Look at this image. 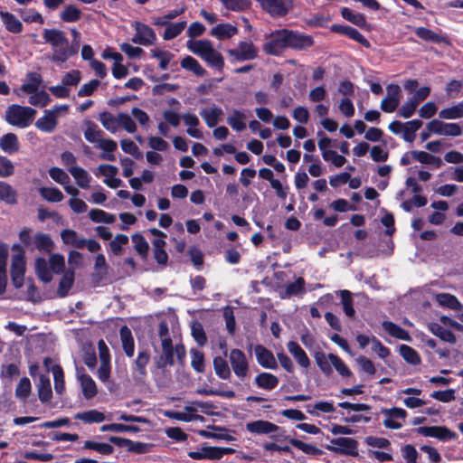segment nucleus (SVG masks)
Segmentation results:
<instances>
[{
    "instance_id": "obj_58",
    "label": "nucleus",
    "mask_w": 463,
    "mask_h": 463,
    "mask_svg": "<svg viewBox=\"0 0 463 463\" xmlns=\"http://www.w3.org/2000/svg\"><path fill=\"white\" fill-rule=\"evenodd\" d=\"M305 280L303 278H298L295 282L289 283L283 293H281L282 298H288L292 296L298 295V293L304 292Z\"/></svg>"
},
{
    "instance_id": "obj_63",
    "label": "nucleus",
    "mask_w": 463,
    "mask_h": 463,
    "mask_svg": "<svg viewBox=\"0 0 463 463\" xmlns=\"http://www.w3.org/2000/svg\"><path fill=\"white\" fill-rule=\"evenodd\" d=\"M128 242V237L125 234H117L110 241L109 247L114 255L119 256L123 252V245Z\"/></svg>"
},
{
    "instance_id": "obj_11",
    "label": "nucleus",
    "mask_w": 463,
    "mask_h": 463,
    "mask_svg": "<svg viewBox=\"0 0 463 463\" xmlns=\"http://www.w3.org/2000/svg\"><path fill=\"white\" fill-rule=\"evenodd\" d=\"M386 96L382 99L380 108L383 112L392 113L399 106L401 101V88L397 84H390L386 88Z\"/></svg>"
},
{
    "instance_id": "obj_16",
    "label": "nucleus",
    "mask_w": 463,
    "mask_h": 463,
    "mask_svg": "<svg viewBox=\"0 0 463 463\" xmlns=\"http://www.w3.org/2000/svg\"><path fill=\"white\" fill-rule=\"evenodd\" d=\"M77 379L80 382L85 399L90 400L96 396L98 392L96 383L89 374L84 373V369H77Z\"/></svg>"
},
{
    "instance_id": "obj_15",
    "label": "nucleus",
    "mask_w": 463,
    "mask_h": 463,
    "mask_svg": "<svg viewBox=\"0 0 463 463\" xmlns=\"http://www.w3.org/2000/svg\"><path fill=\"white\" fill-rule=\"evenodd\" d=\"M313 44L314 39L312 36L289 30L288 48L297 51H306L312 47Z\"/></svg>"
},
{
    "instance_id": "obj_40",
    "label": "nucleus",
    "mask_w": 463,
    "mask_h": 463,
    "mask_svg": "<svg viewBox=\"0 0 463 463\" xmlns=\"http://www.w3.org/2000/svg\"><path fill=\"white\" fill-rule=\"evenodd\" d=\"M213 364L214 372L219 378L227 380L231 377V369L224 358L216 356L213 358Z\"/></svg>"
},
{
    "instance_id": "obj_53",
    "label": "nucleus",
    "mask_w": 463,
    "mask_h": 463,
    "mask_svg": "<svg viewBox=\"0 0 463 463\" xmlns=\"http://www.w3.org/2000/svg\"><path fill=\"white\" fill-rule=\"evenodd\" d=\"M422 126V121L419 119H414L411 121H408L405 123V127L403 128V139L407 142H413L415 139V132L419 130Z\"/></svg>"
},
{
    "instance_id": "obj_4",
    "label": "nucleus",
    "mask_w": 463,
    "mask_h": 463,
    "mask_svg": "<svg viewBox=\"0 0 463 463\" xmlns=\"http://www.w3.org/2000/svg\"><path fill=\"white\" fill-rule=\"evenodd\" d=\"M69 107L67 105L55 106L52 109H46L43 116L35 122V127L42 132L52 133L58 125V118L61 112L66 113Z\"/></svg>"
},
{
    "instance_id": "obj_54",
    "label": "nucleus",
    "mask_w": 463,
    "mask_h": 463,
    "mask_svg": "<svg viewBox=\"0 0 463 463\" xmlns=\"http://www.w3.org/2000/svg\"><path fill=\"white\" fill-rule=\"evenodd\" d=\"M86 129L84 131L85 138L90 143H98L101 139L102 131L99 127L91 122L86 121Z\"/></svg>"
},
{
    "instance_id": "obj_45",
    "label": "nucleus",
    "mask_w": 463,
    "mask_h": 463,
    "mask_svg": "<svg viewBox=\"0 0 463 463\" xmlns=\"http://www.w3.org/2000/svg\"><path fill=\"white\" fill-rule=\"evenodd\" d=\"M75 419L80 420L85 423H99L105 420V416L102 412H99L97 410H90L77 413L75 415Z\"/></svg>"
},
{
    "instance_id": "obj_12",
    "label": "nucleus",
    "mask_w": 463,
    "mask_h": 463,
    "mask_svg": "<svg viewBox=\"0 0 463 463\" xmlns=\"http://www.w3.org/2000/svg\"><path fill=\"white\" fill-rule=\"evenodd\" d=\"M98 348L100 365L98 369L97 375L101 382H107L110 377L109 350L103 340L99 341Z\"/></svg>"
},
{
    "instance_id": "obj_31",
    "label": "nucleus",
    "mask_w": 463,
    "mask_h": 463,
    "mask_svg": "<svg viewBox=\"0 0 463 463\" xmlns=\"http://www.w3.org/2000/svg\"><path fill=\"white\" fill-rule=\"evenodd\" d=\"M153 244V253L156 261L159 265L165 266L168 261V255L165 250V241L163 239H155L152 241Z\"/></svg>"
},
{
    "instance_id": "obj_9",
    "label": "nucleus",
    "mask_w": 463,
    "mask_h": 463,
    "mask_svg": "<svg viewBox=\"0 0 463 463\" xmlns=\"http://www.w3.org/2000/svg\"><path fill=\"white\" fill-rule=\"evenodd\" d=\"M132 27L136 32L131 40L134 43L143 46H149L154 44L156 40V35L152 28L137 21L132 24Z\"/></svg>"
},
{
    "instance_id": "obj_55",
    "label": "nucleus",
    "mask_w": 463,
    "mask_h": 463,
    "mask_svg": "<svg viewBox=\"0 0 463 463\" xmlns=\"http://www.w3.org/2000/svg\"><path fill=\"white\" fill-rule=\"evenodd\" d=\"M131 239L137 252L141 256L142 259H146L149 245L144 236L140 233H135L132 235Z\"/></svg>"
},
{
    "instance_id": "obj_35",
    "label": "nucleus",
    "mask_w": 463,
    "mask_h": 463,
    "mask_svg": "<svg viewBox=\"0 0 463 463\" xmlns=\"http://www.w3.org/2000/svg\"><path fill=\"white\" fill-rule=\"evenodd\" d=\"M439 305L447 307L453 310H462L463 304L453 295L449 293H440L436 297Z\"/></svg>"
},
{
    "instance_id": "obj_59",
    "label": "nucleus",
    "mask_w": 463,
    "mask_h": 463,
    "mask_svg": "<svg viewBox=\"0 0 463 463\" xmlns=\"http://www.w3.org/2000/svg\"><path fill=\"white\" fill-rule=\"evenodd\" d=\"M186 27V22L182 21L175 24H169L165 30L163 38L165 40H172L177 37Z\"/></svg>"
},
{
    "instance_id": "obj_37",
    "label": "nucleus",
    "mask_w": 463,
    "mask_h": 463,
    "mask_svg": "<svg viewBox=\"0 0 463 463\" xmlns=\"http://www.w3.org/2000/svg\"><path fill=\"white\" fill-rule=\"evenodd\" d=\"M38 395L43 402H47L52 398V387L48 376L41 374L39 376Z\"/></svg>"
},
{
    "instance_id": "obj_21",
    "label": "nucleus",
    "mask_w": 463,
    "mask_h": 463,
    "mask_svg": "<svg viewBox=\"0 0 463 463\" xmlns=\"http://www.w3.org/2000/svg\"><path fill=\"white\" fill-rule=\"evenodd\" d=\"M51 60L54 62L62 63L65 62L71 56L76 55L77 53L71 48L69 41L62 45H58V47H53Z\"/></svg>"
},
{
    "instance_id": "obj_61",
    "label": "nucleus",
    "mask_w": 463,
    "mask_h": 463,
    "mask_svg": "<svg viewBox=\"0 0 463 463\" xmlns=\"http://www.w3.org/2000/svg\"><path fill=\"white\" fill-rule=\"evenodd\" d=\"M151 56L159 61V68L161 70H166L168 68L170 61L173 59L174 55L166 51L161 50H151Z\"/></svg>"
},
{
    "instance_id": "obj_44",
    "label": "nucleus",
    "mask_w": 463,
    "mask_h": 463,
    "mask_svg": "<svg viewBox=\"0 0 463 463\" xmlns=\"http://www.w3.org/2000/svg\"><path fill=\"white\" fill-rule=\"evenodd\" d=\"M99 119L108 131L116 133L118 130V114L113 115L105 111L99 114Z\"/></svg>"
},
{
    "instance_id": "obj_7",
    "label": "nucleus",
    "mask_w": 463,
    "mask_h": 463,
    "mask_svg": "<svg viewBox=\"0 0 463 463\" xmlns=\"http://www.w3.org/2000/svg\"><path fill=\"white\" fill-rule=\"evenodd\" d=\"M273 17L285 16L293 8V0H257Z\"/></svg>"
},
{
    "instance_id": "obj_41",
    "label": "nucleus",
    "mask_w": 463,
    "mask_h": 463,
    "mask_svg": "<svg viewBox=\"0 0 463 463\" xmlns=\"http://www.w3.org/2000/svg\"><path fill=\"white\" fill-rule=\"evenodd\" d=\"M35 271L39 279L44 283L52 281V271L50 270L48 263L44 259L37 258L35 260Z\"/></svg>"
},
{
    "instance_id": "obj_43",
    "label": "nucleus",
    "mask_w": 463,
    "mask_h": 463,
    "mask_svg": "<svg viewBox=\"0 0 463 463\" xmlns=\"http://www.w3.org/2000/svg\"><path fill=\"white\" fill-rule=\"evenodd\" d=\"M181 67L193 71L197 76H203L206 74L205 69L192 56H186L181 61Z\"/></svg>"
},
{
    "instance_id": "obj_17",
    "label": "nucleus",
    "mask_w": 463,
    "mask_h": 463,
    "mask_svg": "<svg viewBox=\"0 0 463 463\" xmlns=\"http://www.w3.org/2000/svg\"><path fill=\"white\" fill-rule=\"evenodd\" d=\"M257 362L264 368L276 369L278 367L274 354L263 345H258L254 348Z\"/></svg>"
},
{
    "instance_id": "obj_46",
    "label": "nucleus",
    "mask_w": 463,
    "mask_h": 463,
    "mask_svg": "<svg viewBox=\"0 0 463 463\" xmlns=\"http://www.w3.org/2000/svg\"><path fill=\"white\" fill-rule=\"evenodd\" d=\"M132 117V115H129L128 113H118V129L123 128L128 133H135L137 131V127Z\"/></svg>"
},
{
    "instance_id": "obj_38",
    "label": "nucleus",
    "mask_w": 463,
    "mask_h": 463,
    "mask_svg": "<svg viewBox=\"0 0 463 463\" xmlns=\"http://www.w3.org/2000/svg\"><path fill=\"white\" fill-rule=\"evenodd\" d=\"M0 201L7 204H15L17 203L16 191L7 183L0 181Z\"/></svg>"
},
{
    "instance_id": "obj_14",
    "label": "nucleus",
    "mask_w": 463,
    "mask_h": 463,
    "mask_svg": "<svg viewBox=\"0 0 463 463\" xmlns=\"http://www.w3.org/2000/svg\"><path fill=\"white\" fill-rule=\"evenodd\" d=\"M417 431L424 437H432L439 440H451L457 438V434L444 426L420 427Z\"/></svg>"
},
{
    "instance_id": "obj_20",
    "label": "nucleus",
    "mask_w": 463,
    "mask_h": 463,
    "mask_svg": "<svg viewBox=\"0 0 463 463\" xmlns=\"http://www.w3.org/2000/svg\"><path fill=\"white\" fill-rule=\"evenodd\" d=\"M52 363L51 358L47 357L44 359L43 364L47 370H51L54 379V390L57 393L61 394L65 389L64 374L62 368L58 364H53L52 368L49 367V364Z\"/></svg>"
},
{
    "instance_id": "obj_29",
    "label": "nucleus",
    "mask_w": 463,
    "mask_h": 463,
    "mask_svg": "<svg viewBox=\"0 0 463 463\" xmlns=\"http://www.w3.org/2000/svg\"><path fill=\"white\" fill-rule=\"evenodd\" d=\"M246 114L241 110L234 109L227 117V123L236 131H242L246 128Z\"/></svg>"
},
{
    "instance_id": "obj_33",
    "label": "nucleus",
    "mask_w": 463,
    "mask_h": 463,
    "mask_svg": "<svg viewBox=\"0 0 463 463\" xmlns=\"http://www.w3.org/2000/svg\"><path fill=\"white\" fill-rule=\"evenodd\" d=\"M238 33V29L229 24H220L212 29L211 34L218 39H228Z\"/></svg>"
},
{
    "instance_id": "obj_2",
    "label": "nucleus",
    "mask_w": 463,
    "mask_h": 463,
    "mask_svg": "<svg viewBox=\"0 0 463 463\" xmlns=\"http://www.w3.org/2000/svg\"><path fill=\"white\" fill-rule=\"evenodd\" d=\"M35 115L36 110L31 107L13 104L7 107L5 114V119L12 126L25 128L32 124Z\"/></svg>"
},
{
    "instance_id": "obj_18",
    "label": "nucleus",
    "mask_w": 463,
    "mask_h": 463,
    "mask_svg": "<svg viewBox=\"0 0 463 463\" xmlns=\"http://www.w3.org/2000/svg\"><path fill=\"white\" fill-rule=\"evenodd\" d=\"M246 430L254 434H269L279 430V427L268 420H255L246 424Z\"/></svg>"
},
{
    "instance_id": "obj_8",
    "label": "nucleus",
    "mask_w": 463,
    "mask_h": 463,
    "mask_svg": "<svg viewBox=\"0 0 463 463\" xmlns=\"http://www.w3.org/2000/svg\"><path fill=\"white\" fill-rule=\"evenodd\" d=\"M381 413L384 416L383 425L386 429L399 430L403 426L402 421L407 417V412L402 408L382 409Z\"/></svg>"
},
{
    "instance_id": "obj_24",
    "label": "nucleus",
    "mask_w": 463,
    "mask_h": 463,
    "mask_svg": "<svg viewBox=\"0 0 463 463\" xmlns=\"http://www.w3.org/2000/svg\"><path fill=\"white\" fill-rule=\"evenodd\" d=\"M43 40L52 45V48L66 43L68 39L65 33L57 29H45L43 33Z\"/></svg>"
},
{
    "instance_id": "obj_30",
    "label": "nucleus",
    "mask_w": 463,
    "mask_h": 463,
    "mask_svg": "<svg viewBox=\"0 0 463 463\" xmlns=\"http://www.w3.org/2000/svg\"><path fill=\"white\" fill-rule=\"evenodd\" d=\"M383 327L389 335L395 338L407 342L411 341V337L406 330L391 321L383 322Z\"/></svg>"
},
{
    "instance_id": "obj_48",
    "label": "nucleus",
    "mask_w": 463,
    "mask_h": 463,
    "mask_svg": "<svg viewBox=\"0 0 463 463\" xmlns=\"http://www.w3.org/2000/svg\"><path fill=\"white\" fill-rule=\"evenodd\" d=\"M89 217L93 222L113 223L116 221L114 214L109 213L101 209H91Z\"/></svg>"
},
{
    "instance_id": "obj_27",
    "label": "nucleus",
    "mask_w": 463,
    "mask_h": 463,
    "mask_svg": "<svg viewBox=\"0 0 463 463\" xmlns=\"http://www.w3.org/2000/svg\"><path fill=\"white\" fill-rule=\"evenodd\" d=\"M429 330L440 340L454 345L457 342L455 335L449 330L444 328L438 323H430L428 325Z\"/></svg>"
},
{
    "instance_id": "obj_62",
    "label": "nucleus",
    "mask_w": 463,
    "mask_h": 463,
    "mask_svg": "<svg viewBox=\"0 0 463 463\" xmlns=\"http://www.w3.org/2000/svg\"><path fill=\"white\" fill-rule=\"evenodd\" d=\"M316 362L320 370L326 375H330L333 372L331 359L329 354L324 353H317L315 355Z\"/></svg>"
},
{
    "instance_id": "obj_49",
    "label": "nucleus",
    "mask_w": 463,
    "mask_h": 463,
    "mask_svg": "<svg viewBox=\"0 0 463 463\" xmlns=\"http://www.w3.org/2000/svg\"><path fill=\"white\" fill-rule=\"evenodd\" d=\"M27 79L28 82L21 86V90L27 94L38 90L42 82L41 75L36 72H31L27 75Z\"/></svg>"
},
{
    "instance_id": "obj_64",
    "label": "nucleus",
    "mask_w": 463,
    "mask_h": 463,
    "mask_svg": "<svg viewBox=\"0 0 463 463\" xmlns=\"http://www.w3.org/2000/svg\"><path fill=\"white\" fill-rule=\"evenodd\" d=\"M332 443L339 446L345 453H354L357 448L356 440L350 438H337L333 439Z\"/></svg>"
},
{
    "instance_id": "obj_22",
    "label": "nucleus",
    "mask_w": 463,
    "mask_h": 463,
    "mask_svg": "<svg viewBox=\"0 0 463 463\" xmlns=\"http://www.w3.org/2000/svg\"><path fill=\"white\" fill-rule=\"evenodd\" d=\"M222 115V109L215 105H213L208 108H203L200 111V116L203 118V120L205 121L206 125L209 128H213L214 126H216Z\"/></svg>"
},
{
    "instance_id": "obj_36",
    "label": "nucleus",
    "mask_w": 463,
    "mask_h": 463,
    "mask_svg": "<svg viewBox=\"0 0 463 463\" xmlns=\"http://www.w3.org/2000/svg\"><path fill=\"white\" fill-rule=\"evenodd\" d=\"M33 244L42 251L50 252L53 248V241L50 235L38 232L33 237Z\"/></svg>"
},
{
    "instance_id": "obj_34",
    "label": "nucleus",
    "mask_w": 463,
    "mask_h": 463,
    "mask_svg": "<svg viewBox=\"0 0 463 463\" xmlns=\"http://www.w3.org/2000/svg\"><path fill=\"white\" fill-rule=\"evenodd\" d=\"M255 383L260 388L272 390L278 385L279 379L269 373H261L256 376Z\"/></svg>"
},
{
    "instance_id": "obj_47",
    "label": "nucleus",
    "mask_w": 463,
    "mask_h": 463,
    "mask_svg": "<svg viewBox=\"0 0 463 463\" xmlns=\"http://www.w3.org/2000/svg\"><path fill=\"white\" fill-rule=\"evenodd\" d=\"M439 117L443 119H458L463 118V101L458 104L441 109Z\"/></svg>"
},
{
    "instance_id": "obj_13",
    "label": "nucleus",
    "mask_w": 463,
    "mask_h": 463,
    "mask_svg": "<svg viewBox=\"0 0 463 463\" xmlns=\"http://www.w3.org/2000/svg\"><path fill=\"white\" fill-rule=\"evenodd\" d=\"M25 272V261L22 253H17L12 257L11 278L14 286L17 288L24 285Z\"/></svg>"
},
{
    "instance_id": "obj_28",
    "label": "nucleus",
    "mask_w": 463,
    "mask_h": 463,
    "mask_svg": "<svg viewBox=\"0 0 463 463\" xmlns=\"http://www.w3.org/2000/svg\"><path fill=\"white\" fill-rule=\"evenodd\" d=\"M0 16L6 30L14 33H19L22 32L23 24L13 14L1 11Z\"/></svg>"
},
{
    "instance_id": "obj_19",
    "label": "nucleus",
    "mask_w": 463,
    "mask_h": 463,
    "mask_svg": "<svg viewBox=\"0 0 463 463\" xmlns=\"http://www.w3.org/2000/svg\"><path fill=\"white\" fill-rule=\"evenodd\" d=\"M185 411H168L165 412V416L176 420L190 422L196 420L203 419L202 416L195 414L196 408L194 406H184Z\"/></svg>"
},
{
    "instance_id": "obj_50",
    "label": "nucleus",
    "mask_w": 463,
    "mask_h": 463,
    "mask_svg": "<svg viewBox=\"0 0 463 463\" xmlns=\"http://www.w3.org/2000/svg\"><path fill=\"white\" fill-rule=\"evenodd\" d=\"M39 193L44 200L51 203H59L64 198L62 193L56 187H41Z\"/></svg>"
},
{
    "instance_id": "obj_57",
    "label": "nucleus",
    "mask_w": 463,
    "mask_h": 463,
    "mask_svg": "<svg viewBox=\"0 0 463 463\" xmlns=\"http://www.w3.org/2000/svg\"><path fill=\"white\" fill-rule=\"evenodd\" d=\"M30 97L28 102L36 107H45L51 101V98L44 90H36L35 92L29 93Z\"/></svg>"
},
{
    "instance_id": "obj_23",
    "label": "nucleus",
    "mask_w": 463,
    "mask_h": 463,
    "mask_svg": "<svg viewBox=\"0 0 463 463\" xmlns=\"http://www.w3.org/2000/svg\"><path fill=\"white\" fill-rule=\"evenodd\" d=\"M119 334L122 347L126 355L132 357L134 355L135 344L131 330L127 326H123L119 330Z\"/></svg>"
},
{
    "instance_id": "obj_32",
    "label": "nucleus",
    "mask_w": 463,
    "mask_h": 463,
    "mask_svg": "<svg viewBox=\"0 0 463 463\" xmlns=\"http://www.w3.org/2000/svg\"><path fill=\"white\" fill-rule=\"evenodd\" d=\"M0 147L3 151L13 154L18 151L19 142L16 135L8 133L0 138Z\"/></svg>"
},
{
    "instance_id": "obj_39",
    "label": "nucleus",
    "mask_w": 463,
    "mask_h": 463,
    "mask_svg": "<svg viewBox=\"0 0 463 463\" xmlns=\"http://www.w3.org/2000/svg\"><path fill=\"white\" fill-rule=\"evenodd\" d=\"M74 282V271L67 270L58 286L57 294L61 298H64L68 295L69 290L71 288Z\"/></svg>"
},
{
    "instance_id": "obj_56",
    "label": "nucleus",
    "mask_w": 463,
    "mask_h": 463,
    "mask_svg": "<svg viewBox=\"0 0 463 463\" xmlns=\"http://www.w3.org/2000/svg\"><path fill=\"white\" fill-rule=\"evenodd\" d=\"M400 354L411 364L417 365L420 363V357L418 352L409 345H401Z\"/></svg>"
},
{
    "instance_id": "obj_42",
    "label": "nucleus",
    "mask_w": 463,
    "mask_h": 463,
    "mask_svg": "<svg viewBox=\"0 0 463 463\" xmlns=\"http://www.w3.org/2000/svg\"><path fill=\"white\" fill-rule=\"evenodd\" d=\"M81 11L74 5H68L60 13V18L65 23H74L81 18Z\"/></svg>"
},
{
    "instance_id": "obj_6",
    "label": "nucleus",
    "mask_w": 463,
    "mask_h": 463,
    "mask_svg": "<svg viewBox=\"0 0 463 463\" xmlns=\"http://www.w3.org/2000/svg\"><path fill=\"white\" fill-rule=\"evenodd\" d=\"M224 355L228 356L232 369L236 376L244 379L249 373V363L245 354L240 349H232L230 354L224 350Z\"/></svg>"
},
{
    "instance_id": "obj_60",
    "label": "nucleus",
    "mask_w": 463,
    "mask_h": 463,
    "mask_svg": "<svg viewBox=\"0 0 463 463\" xmlns=\"http://www.w3.org/2000/svg\"><path fill=\"white\" fill-rule=\"evenodd\" d=\"M341 14L345 20L351 22L352 24L357 26L363 27L366 24V20L362 14L354 13L347 7L342 9Z\"/></svg>"
},
{
    "instance_id": "obj_52",
    "label": "nucleus",
    "mask_w": 463,
    "mask_h": 463,
    "mask_svg": "<svg viewBox=\"0 0 463 463\" xmlns=\"http://www.w3.org/2000/svg\"><path fill=\"white\" fill-rule=\"evenodd\" d=\"M336 294L340 296L343 309L347 317H353L355 311L353 307L352 293L346 289L338 290Z\"/></svg>"
},
{
    "instance_id": "obj_26",
    "label": "nucleus",
    "mask_w": 463,
    "mask_h": 463,
    "mask_svg": "<svg viewBox=\"0 0 463 463\" xmlns=\"http://www.w3.org/2000/svg\"><path fill=\"white\" fill-rule=\"evenodd\" d=\"M287 346L288 352L294 356V358L300 366L305 368L309 366V358L298 343L290 341L288 343Z\"/></svg>"
},
{
    "instance_id": "obj_10",
    "label": "nucleus",
    "mask_w": 463,
    "mask_h": 463,
    "mask_svg": "<svg viewBox=\"0 0 463 463\" xmlns=\"http://www.w3.org/2000/svg\"><path fill=\"white\" fill-rule=\"evenodd\" d=\"M428 131L448 137H458L462 134L461 127L457 123H446L440 120H431L427 124Z\"/></svg>"
},
{
    "instance_id": "obj_1",
    "label": "nucleus",
    "mask_w": 463,
    "mask_h": 463,
    "mask_svg": "<svg viewBox=\"0 0 463 463\" xmlns=\"http://www.w3.org/2000/svg\"><path fill=\"white\" fill-rule=\"evenodd\" d=\"M187 49L198 55L209 66L222 71L224 68V59L221 52L214 49L213 43L209 40H189L186 43Z\"/></svg>"
},
{
    "instance_id": "obj_51",
    "label": "nucleus",
    "mask_w": 463,
    "mask_h": 463,
    "mask_svg": "<svg viewBox=\"0 0 463 463\" xmlns=\"http://www.w3.org/2000/svg\"><path fill=\"white\" fill-rule=\"evenodd\" d=\"M411 155L413 158L421 164L436 165L437 167H440L442 161L439 157L434 156L425 151H412Z\"/></svg>"
},
{
    "instance_id": "obj_3",
    "label": "nucleus",
    "mask_w": 463,
    "mask_h": 463,
    "mask_svg": "<svg viewBox=\"0 0 463 463\" xmlns=\"http://www.w3.org/2000/svg\"><path fill=\"white\" fill-rule=\"evenodd\" d=\"M289 30L280 29L272 32L267 36V41L263 44V51L271 55H279L285 49L288 48Z\"/></svg>"
},
{
    "instance_id": "obj_5",
    "label": "nucleus",
    "mask_w": 463,
    "mask_h": 463,
    "mask_svg": "<svg viewBox=\"0 0 463 463\" xmlns=\"http://www.w3.org/2000/svg\"><path fill=\"white\" fill-rule=\"evenodd\" d=\"M258 52V48L250 41L240 42L236 48L227 51L232 62L254 60Z\"/></svg>"
},
{
    "instance_id": "obj_25",
    "label": "nucleus",
    "mask_w": 463,
    "mask_h": 463,
    "mask_svg": "<svg viewBox=\"0 0 463 463\" xmlns=\"http://www.w3.org/2000/svg\"><path fill=\"white\" fill-rule=\"evenodd\" d=\"M68 171L75 179L76 184L82 189H87L90 187V184L91 181V176L89 173L80 166H72L69 167Z\"/></svg>"
}]
</instances>
